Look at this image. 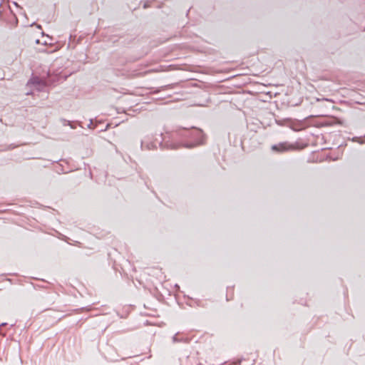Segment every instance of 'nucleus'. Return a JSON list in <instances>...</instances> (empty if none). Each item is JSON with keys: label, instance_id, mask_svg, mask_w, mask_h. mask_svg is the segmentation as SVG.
I'll return each mask as SVG.
<instances>
[{"label": "nucleus", "instance_id": "1", "mask_svg": "<svg viewBox=\"0 0 365 365\" xmlns=\"http://www.w3.org/2000/svg\"><path fill=\"white\" fill-rule=\"evenodd\" d=\"M294 146L289 145L287 143H282L278 145H272V150L276 152H284L290 150H294Z\"/></svg>", "mask_w": 365, "mask_h": 365}]
</instances>
